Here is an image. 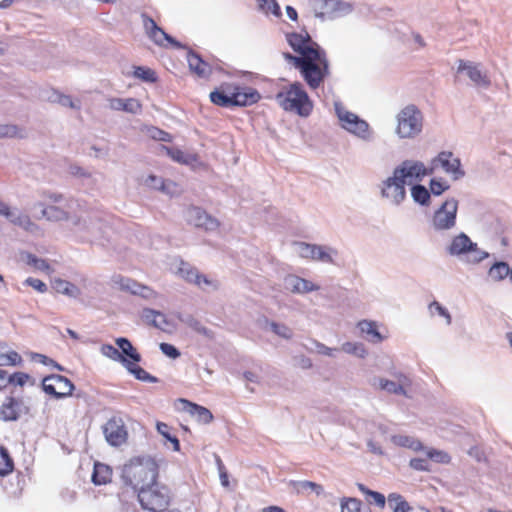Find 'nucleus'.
<instances>
[{
	"label": "nucleus",
	"instance_id": "obj_44",
	"mask_svg": "<svg viewBox=\"0 0 512 512\" xmlns=\"http://www.w3.org/2000/svg\"><path fill=\"white\" fill-rule=\"evenodd\" d=\"M100 351L102 355L113 361L121 363L124 367L129 362V360L120 353L119 349L111 344H103L100 348Z\"/></svg>",
	"mask_w": 512,
	"mask_h": 512
},
{
	"label": "nucleus",
	"instance_id": "obj_3",
	"mask_svg": "<svg viewBox=\"0 0 512 512\" xmlns=\"http://www.w3.org/2000/svg\"><path fill=\"white\" fill-rule=\"evenodd\" d=\"M278 105L286 112L306 118L313 111V101L310 99L301 82L295 81L284 86L275 95Z\"/></svg>",
	"mask_w": 512,
	"mask_h": 512
},
{
	"label": "nucleus",
	"instance_id": "obj_40",
	"mask_svg": "<svg viewBox=\"0 0 512 512\" xmlns=\"http://www.w3.org/2000/svg\"><path fill=\"white\" fill-rule=\"evenodd\" d=\"M53 288L56 290V292L72 298H77L80 294V290L76 285L62 279L55 280L53 283Z\"/></svg>",
	"mask_w": 512,
	"mask_h": 512
},
{
	"label": "nucleus",
	"instance_id": "obj_19",
	"mask_svg": "<svg viewBox=\"0 0 512 512\" xmlns=\"http://www.w3.org/2000/svg\"><path fill=\"white\" fill-rule=\"evenodd\" d=\"M286 40L290 47L299 55L296 57H304L309 51H316L317 47H321L318 43L312 40L308 32L303 33H288Z\"/></svg>",
	"mask_w": 512,
	"mask_h": 512
},
{
	"label": "nucleus",
	"instance_id": "obj_31",
	"mask_svg": "<svg viewBox=\"0 0 512 512\" xmlns=\"http://www.w3.org/2000/svg\"><path fill=\"white\" fill-rule=\"evenodd\" d=\"M512 268L509 267L507 262L497 261L488 270V277L495 281L500 282L507 278H511Z\"/></svg>",
	"mask_w": 512,
	"mask_h": 512
},
{
	"label": "nucleus",
	"instance_id": "obj_9",
	"mask_svg": "<svg viewBox=\"0 0 512 512\" xmlns=\"http://www.w3.org/2000/svg\"><path fill=\"white\" fill-rule=\"evenodd\" d=\"M458 200L446 199L432 214L429 226L436 233H444L455 228L457 224Z\"/></svg>",
	"mask_w": 512,
	"mask_h": 512
},
{
	"label": "nucleus",
	"instance_id": "obj_16",
	"mask_svg": "<svg viewBox=\"0 0 512 512\" xmlns=\"http://www.w3.org/2000/svg\"><path fill=\"white\" fill-rule=\"evenodd\" d=\"M297 252L303 258H310L323 263H334L333 256L337 251L331 247L309 244L305 242L296 243Z\"/></svg>",
	"mask_w": 512,
	"mask_h": 512
},
{
	"label": "nucleus",
	"instance_id": "obj_28",
	"mask_svg": "<svg viewBox=\"0 0 512 512\" xmlns=\"http://www.w3.org/2000/svg\"><path fill=\"white\" fill-rule=\"evenodd\" d=\"M43 98L50 102L58 103L63 107H69L76 110L81 108L80 101H74L69 95L61 94L56 90L46 91V95H43Z\"/></svg>",
	"mask_w": 512,
	"mask_h": 512
},
{
	"label": "nucleus",
	"instance_id": "obj_48",
	"mask_svg": "<svg viewBox=\"0 0 512 512\" xmlns=\"http://www.w3.org/2000/svg\"><path fill=\"white\" fill-rule=\"evenodd\" d=\"M325 6L334 13V17L343 16L351 11V6L339 0H327Z\"/></svg>",
	"mask_w": 512,
	"mask_h": 512
},
{
	"label": "nucleus",
	"instance_id": "obj_58",
	"mask_svg": "<svg viewBox=\"0 0 512 512\" xmlns=\"http://www.w3.org/2000/svg\"><path fill=\"white\" fill-rule=\"evenodd\" d=\"M409 466L417 471H430V464L428 458H412Z\"/></svg>",
	"mask_w": 512,
	"mask_h": 512
},
{
	"label": "nucleus",
	"instance_id": "obj_26",
	"mask_svg": "<svg viewBox=\"0 0 512 512\" xmlns=\"http://www.w3.org/2000/svg\"><path fill=\"white\" fill-rule=\"evenodd\" d=\"M180 402L183 405V410L195 417L199 423L208 424L213 420L212 413L206 407L192 403L186 399H180Z\"/></svg>",
	"mask_w": 512,
	"mask_h": 512
},
{
	"label": "nucleus",
	"instance_id": "obj_39",
	"mask_svg": "<svg viewBox=\"0 0 512 512\" xmlns=\"http://www.w3.org/2000/svg\"><path fill=\"white\" fill-rule=\"evenodd\" d=\"M125 368L129 373H131L137 380H140L142 382H148V383H157L158 378L148 373L146 370H144L142 367L138 366L137 364L132 363L129 361Z\"/></svg>",
	"mask_w": 512,
	"mask_h": 512
},
{
	"label": "nucleus",
	"instance_id": "obj_42",
	"mask_svg": "<svg viewBox=\"0 0 512 512\" xmlns=\"http://www.w3.org/2000/svg\"><path fill=\"white\" fill-rule=\"evenodd\" d=\"M378 383V386L381 390H384L390 394L395 395H407V392L403 387H401L400 384H398L396 381L388 380L385 378H377L374 380V385Z\"/></svg>",
	"mask_w": 512,
	"mask_h": 512
},
{
	"label": "nucleus",
	"instance_id": "obj_35",
	"mask_svg": "<svg viewBox=\"0 0 512 512\" xmlns=\"http://www.w3.org/2000/svg\"><path fill=\"white\" fill-rule=\"evenodd\" d=\"M391 441L397 446L409 448L416 452L423 451L425 449L418 439L407 435H393L391 436Z\"/></svg>",
	"mask_w": 512,
	"mask_h": 512
},
{
	"label": "nucleus",
	"instance_id": "obj_47",
	"mask_svg": "<svg viewBox=\"0 0 512 512\" xmlns=\"http://www.w3.org/2000/svg\"><path fill=\"white\" fill-rule=\"evenodd\" d=\"M341 350L347 354L355 355L359 358H365L367 355L365 346L359 342H345L342 344Z\"/></svg>",
	"mask_w": 512,
	"mask_h": 512
},
{
	"label": "nucleus",
	"instance_id": "obj_10",
	"mask_svg": "<svg viewBox=\"0 0 512 512\" xmlns=\"http://www.w3.org/2000/svg\"><path fill=\"white\" fill-rule=\"evenodd\" d=\"M406 182L393 170L378 184L380 197L392 206H401L407 199Z\"/></svg>",
	"mask_w": 512,
	"mask_h": 512
},
{
	"label": "nucleus",
	"instance_id": "obj_22",
	"mask_svg": "<svg viewBox=\"0 0 512 512\" xmlns=\"http://www.w3.org/2000/svg\"><path fill=\"white\" fill-rule=\"evenodd\" d=\"M233 89V106H251L261 99L260 93L252 87L233 85Z\"/></svg>",
	"mask_w": 512,
	"mask_h": 512
},
{
	"label": "nucleus",
	"instance_id": "obj_56",
	"mask_svg": "<svg viewBox=\"0 0 512 512\" xmlns=\"http://www.w3.org/2000/svg\"><path fill=\"white\" fill-rule=\"evenodd\" d=\"M429 310H430L431 314L437 313L439 316L444 317L446 319V323L448 325L451 324L452 319H451V315H450L449 311L444 306H442L439 302L433 301L429 305Z\"/></svg>",
	"mask_w": 512,
	"mask_h": 512
},
{
	"label": "nucleus",
	"instance_id": "obj_15",
	"mask_svg": "<svg viewBox=\"0 0 512 512\" xmlns=\"http://www.w3.org/2000/svg\"><path fill=\"white\" fill-rule=\"evenodd\" d=\"M141 19L146 35L156 45H163V42L167 41L177 49L186 48L182 43L174 39L159 27L157 23L146 13L141 14Z\"/></svg>",
	"mask_w": 512,
	"mask_h": 512
},
{
	"label": "nucleus",
	"instance_id": "obj_18",
	"mask_svg": "<svg viewBox=\"0 0 512 512\" xmlns=\"http://www.w3.org/2000/svg\"><path fill=\"white\" fill-rule=\"evenodd\" d=\"M185 219L189 224L204 228L205 230H215L219 226V222L216 218L196 206H191L185 211Z\"/></svg>",
	"mask_w": 512,
	"mask_h": 512
},
{
	"label": "nucleus",
	"instance_id": "obj_17",
	"mask_svg": "<svg viewBox=\"0 0 512 512\" xmlns=\"http://www.w3.org/2000/svg\"><path fill=\"white\" fill-rule=\"evenodd\" d=\"M111 281L114 287L121 291L140 296L144 299H153L157 296V293L149 286L138 283L137 281L122 275H114Z\"/></svg>",
	"mask_w": 512,
	"mask_h": 512
},
{
	"label": "nucleus",
	"instance_id": "obj_11",
	"mask_svg": "<svg viewBox=\"0 0 512 512\" xmlns=\"http://www.w3.org/2000/svg\"><path fill=\"white\" fill-rule=\"evenodd\" d=\"M42 388L45 393L56 399H63L72 395L74 384L65 376L52 374L44 377Z\"/></svg>",
	"mask_w": 512,
	"mask_h": 512
},
{
	"label": "nucleus",
	"instance_id": "obj_55",
	"mask_svg": "<svg viewBox=\"0 0 512 512\" xmlns=\"http://www.w3.org/2000/svg\"><path fill=\"white\" fill-rule=\"evenodd\" d=\"M269 326L276 335L284 339H290L293 335L292 330L285 324L270 322Z\"/></svg>",
	"mask_w": 512,
	"mask_h": 512
},
{
	"label": "nucleus",
	"instance_id": "obj_33",
	"mask_svg": "<svg viewBox=\"0 0 512 512\" xmlns=\"http://www.w3.org/2000/svg\"><path fill=\"white\" fill-rule=\"evenodd\" d=\"M358 328L361 334L372 343H379L382 341V336L377 330L374 322L363 320L358 323Z\"/></svg>",
	"mask_w": 512,
	"mask_h": 512
},
{
	"label": "nucleus",
	"instance_id": "obj_14",
	"mask_svg": "<svg viewBox=\"0 0 512 512\" xmlns=\"http://www.w3.org/2000/svg\"><path fill=\"white\" fill-rule=\"evenodd\" d=\"M458 73H465L470 79L472 84L476 87L488 89L491 85V80L486 70L482 69L481 64L472 61L459 60Z\"/></svg>",
	"mask_w": 512,
	"mask_h": 512
},
{
	"label": "nucleus",
	"instance_id": "obj_7",
	"mask_svg": "<svg viewBox=\"0 0 512 512\" xmlns=\"http://www.w3.org/2000/svg\"><path fill=\"white\" fill-rule=\"evenodd\" d=\"M395 119V134L399 139H414L423 131L424 115L415 104L404 106Z\"/></svg>",
	"mask_w": 512,
	"mask_h": 512
},
{
	"label": "nucleus",
	"instance_id": "obj_52",
	"mask_svg": "<svg viewBox=\"0 0 512 512\" xmlns=\"http://www.w3.org/2000/svg\"><path fill=\"white\" fill-rule=\"evenodd\" d=\"M258 7L265 13H271L276 17L281 15V9L276 0H256Z\"/></svg>",
	"mask_w": 512,
	"mask_h": 512
},
{
	"label": "nucleus",
	"instance_id": "obj_21",
	"mask_svg": "<svg viewBox=\"0 0 512 512\" xmlns=\"http://www.w3.org/2000/svg\"><path fill=\"white\" fill-rule=\"evenodd\" d=\"M28 407L22 399L7 397L6 401L0 407V414L4 421H16L21 415L27 414Z\"/></svg>",
	"mask_w": 512,
	"mask_h": 512
},
{
	"label": "nucleus",
	"instance_id": "obj_30",
	"mask_svg": "<svg viewBox=\"0 0 512 512\" xmlns=\"http://www.w3.org/2000/svg\"><path fill=\"white\" fill-rule=\"evenodd\" d=\"M141 316L146 323L151 324L156 328L164 329L168 325L165 314L160 311L144 308Z\"/></svg>",
	"mask_w": 512,
	"mask_h": 512
},
{
	"label": "nucleus",
	"instance_id": "obj_36",
	"mask_svg": "<svg viewBox=\"0 0 512 512\" xmlns=\"http://www.w3.org/2000/svg\"><path fill=\"white\" fill-rule=\"evenodd\" d=\"M21 356L13 350H9L4 343H0V366H17L21 364Z\"/></svg>",
	"mask_w": 512,
	"mask_h": 512
},
{
	"label": "nucleus",
	"instance_id": "obj_61",
	"mask_svg": "<svg viewBox=\"0 0 512 512\" xmlns=\"http://www.w3.org/2000/svg\"><path fill=\"white\" fill-rule=\"evenodd\" d=\"M29 378V375L24 372H15L12 375H9V383L23 386Z\"/></svg>",
	"mask_w": 512,
	"mask_h": 512
},
{
	"label": "nucleus",
	"instance_id": "obj_5",
	"mask_svg": "<svg viewBox=\"0 0 512 512\" xmlns=\"http://www.w3.org/2000/svg\"><path fill=\"white\" fill-rule=\"evenodd\" d=\"M122 480L135 491L153 483L158 478V465L151 458H137L125 464L122 469Z\"/></svg>",
	"mask_w": 512,
	"mask_h": 512
},
{
	"label": "nucleus",
	"instance_id": "obj_38",
	"mask_svg": "<svg viewBox=\"0 0 512 512\" xmlns=\"http://www.w3.org/2000/svg\"><path fill=\"white\" fill-rule=\"evenodd\" d=\"M411 197L413 201L421 206L430 204L431 195L429 189L422 184H414L411 187Z\"/></svg>",
	"mask_w": 512,
	"mask_h": 512
},
{
	"label": "nucleus",
	"instance_id": "obj_51",
	"mask_svg": "<svg viewBox=\"0 0 512 512\" xmlns=\"http://www.w3.org/2000/svg\"><path fill=\"white\" fill-rule=\"evenodd\" d=\"M14 468L13 460L6 449L0 448V475L5 476L12 472Z\"/></svg>",
	"mask_w": 512,
	"mask_h": 512
},
{
	"label": "nucleus",
	"instance_id": "obj_63",
	"mask_svg": "<svg viewBox=\"0 0 512 512\" xmlns=\"http://www.w3.org/2000/svg\"><path fill=\"white\" fill-rule=\"evenodd\" d=\"M25 283L38 292L44 293L47 291V285L40 279L29 277L26 279Z\"/></svg>",
	"mask_w": 512,
	"mask_h": 512
},
{
	"label": "nucleus",
	"instance_id": "obj_20",
	"mask_svg": "<svg viewBox=\"0 0 512 512\" xmlns=\"http://www.w3.org/2000/svg\"><path fill=\"white\" fill-rule=\"evenodd\" d=\"M107 442L112 446H120L126 441L127 431L121 418H111L103 427Z\"/></svg>",
	"mask_w": 512,
	"mask_h": 512
},
{
	"label": "nucleus",
	"instance_id": "obj_41",
	"mask_svg": "<svg viewBox=\"0 0 512 512\" xmlns=\"http://www.w3.org/2000/svg\"><path fill=\"white\" fill-rule=\"evenodd\" d=\"M387 500L388 505L393 510V512H413V508L398 493L389 494Z\"/></svg>",
	"mask_w": 512,
	"mask_h": 512
},
{
	"label": "nucleus",
	"instance_id": "obj_12",
	"mask_svg": "<svg viewBox=\"0 0 512 512\" xmlns=\"http://www.w3.org/2000/svg\"><path fill=\"white\" fill-rule=\"evenodd\" d=\"M431 164L433 170L437 167H441L445 173L451 175L453 180H459L465 176L460 158L455 157L451 151H441L432 160Z\"/></svg>",
	"mask_w": 512,
	"mask_h": 512
},
{
	"label": "nucleus",
	"instance_id": "obj_60",
	"mask_svg": "<svg viewBox=\"0 0 512 512\" xmlns=\"http://www.w3.org/2000/svg\"><path fill=\"white\" fill-rule=\"evenodd\" d=\"M313 345L315 347V351L318 354L325 355L328 357H334V352L338 351L337 348H330V347L326 346L325 344L318 342L316 340L313 341Z\"/></svg>",
	"mask_w": 512,
	"mask_h": 512
},
{
	"label": "nucleus",
	"instance_id": "obj_23",
	"mask_svg": "<svg viewBox=\"0 0 512 512\" xmlns=\"http://www.w3.org/2000/svg\"><path fill=\"white\" fill-rule=\"evenodd\" d=\"M284 287L296 294H305L320 289V287L313 282L296 275L286 276L284 278Z\"/></svg>",
	"mask_w": 512,
	"mask_h": 512
},
{
	"label": "nucleus",
	"instance_id": "obj_45",
	"mask_svg": "<svg viewBox=\"0 0 512 512\" xmlns=\"http://www.w3.org/2000/svg\"><path fill=\"white\" fill-rule=\"evenodd\" d=\"M177 274L190 283H196L199 272L189 263L180 261Z\"/></svg>",
	"mask_w": 512,
	"mask_h": 512
},
{
	"label": "nucleus",
	"instance_id": "obj_50",
	"mask_svg": "<svg viewBox=\"0 0 512 512\" xmlns=\"http://www.w3.org/2000/svg\"><path fill=\"white\" fill-rule=\"evenodd\" d=\"M428 459L441 464H448L451 461L450 455L442 450L434 448L424 449Z\"/></svg>",
	"mask_w": 512,
	"mask_h": 512
},
{
	"label": "nucleus",
	"instance_id": "obj_54",
	"mask_svg": "<svg viewBox=\"0 0 512 512\" xmlns=\"http://www.w3.org/2000/svg\"><path fill=\"white\" fill-rule=\"evenodd\" d=\"M145 184L150 188L170 193V191L168 190V184L161 177L149 175L145 180Z\"/></svg>",
	"mask_w": 512,
	"mask_h": 512
},
{
	"label": "nucleus",
	"instance_id": "obj_62",
	"mask_svg": "<svg viewBox=\"0 0 512 512\" xmlns=\"http://www.w3.org/2000/svg\"><path fill=\"white\" fill-rule=\"evenodd\" d=\"M164 149L166 150L167 154L176 162L187 163L186 155L183 151H181L179 149L168 148V147H164Z\"/></svg>",
	"mask_w": 512,
	"mask_h": 512
},
{
	"label": "nucleus",
	"instance_id": "obj_46",
	"mask_svg": "<svg viewBox=\"0 0 512 512\" xmlns=\"http://www.w3.org/2000/svg\"><path fill=\"white\" fill-rule=\"evenodd\" d=\"M133 76L147 83H155L157 76L154 70L145 66H134Z\"/></svg>",
	"mask_w": 512,
	"mask_h": 512
},
{
	"label": "nucleus",
	"instance_id": "obj_49",
	"mask_svg": "<svg viewBox=\"0 0 512 512\" xmlns=\"http://www.w3.org/2000/svg\"><path fill=\"white\" fill-rule=\"evenodd\" d=\"M157 431L159 434H161L166 440L171 442L173 444V450L179 451L180 450V443L176 436L172 435L170 432V427L168 424L163 422L157 423Z\"/></svg>",
	"mask_w": 512,
	"mask_h": 512
},
{
	"label": "nucleus",
	"instance_id": "obj_4",
	"mask_svg": "<svg viewBox=\"0 0 512 512\" xmlns=\"http://www.w3.org/2000/svg\"><path fill=\"white\" fill-rule=\"evenodd\" d=\"M444 250L450 257L457 258L467 265H478L490 257V253L479 248L465 232L451 236Z\"/></svg>",
	"mask_w": 512,
	"mask_h": 512
},
{
	"label": "nucleus",
	"instance_id": "obj_43",
	"mask_svg": "<svg viewBox=\"0 0 512 512\" xmlns=\"http://www.w3.org/2000/svg\"><path fill=\"white\" fill-rule=\"evenodd\" d=\"M341 512H371V509L362 506V502L356 498L344 497L341 499Z\"/></svg>",
	"mask_w": 512,
	"mask_h": 512
},
{
	"label": "nucleus",
	"instance_id": "obj_6",
	"mask_svg": "<svg viewBox=\"0 0 512 512\" xmlns=\"http://www.w3.org/2000/svg\"><path fill=\"white\" fill-rule=\"evenodd\" d=\"M334 110L343 130L367 143L375 140V131L366 120L347 110L340 101L334 102Z\"/></svg>",
	"mask_w": 512,
	"mask_h": 512
},
{
	"label": "nucleus",
	"instance_id": "obj_2",
	"mask_svg": "<svg viewBox=\"0 0 512 512\" xmlns=\"http://www.w3.org/2000/svg\"><path fill=\"white\" fill-rule=\"evenodd\" d=\"M285 61L297 69L311 90L319 88L330 75V63L326 51L317 47L316 51H309L304 57L284 52Z\"/></svg>",
	"mask_w": 512,
	"mask_h": 512
},
{
	"label": "nucleus",
	"instance_id": "obj_53",
	"mask_svg": "<svg viewBox=\"0 0 512 512\" xmlns=\"http://www.w3.org/2000/svg\"><path fill=\"white\" fill-rule=\"evenodd\" d=\"M450 188V185L441 179L433 178L429 183V191L430 195L433 194L435 196H440L442 193L447 191Z\"/></svg>",
	"mask_w": 512,
	"mask_h": 512
},
{
	"label": "nucleus",
	"instance_id": "obj_27",
	"mask_svg": "<svg viewBox=\"0 0 512 512\" xmlns=\"http://www.w3.org/2000/svg\"><path fill=\"white\" fill-rule=\"evenodd\" d=\"M109 107L115 111H125L131 114H140L142 111L141 103L135 98H111Z\"/></svg>",
	"mask_w": 512,
	"mask_h": 512
},
{
	"label": "nucleus",
	"instance_id": "obj_8",
	"mask_svg": "<svg viewBox=\"0 0 512 512\" xmlns=\"http://www.w3.org/2000/svg\"><path fill=\"white\" fill-rule=\"evenodd\" d=\"M138 500L144 510L150 512H163L170 502L168 487L155 480L137 492Z\"/></svg>",
	"mask_w": 512,
	"mask_h": 512
},
{
	"label": "nucleus",
	"instance_id": "obj_13",
	"mask_svg": "<svg viewBox=\"0 0 512 512\" xmlns=\"http://www.w3.org/2000/svg\"><path fill=\"white\" fill-rule=\"evenodd\" d=\"M394 170L407 184L420 181L433 173V168L428 169L421 161L416 160H405Z\"/></svg>",
	"mask_w": 512,
	"mask_h": 512
},
{
	"label": "nucleus",
	"instance_id": "obj_25",
	"mask_svg": "<svg viewBox=\"0 0 512 512\" xmlns=\"http://www.w3.org/2000/svg\"><path fill=\"white\" fill-rule=\"evenodd\" d=\"M233 84L223 83L210 93V101L220 107H233Z\"/></svg>",
	"mask_w": 512,
	"mask_h": 512
},
{
	"label": "nucleus",
	"instance_id": "obj_59",
	"mask_svg": "<svg viewBox=\"0 0 512 512\" xmlns=\"http://www.w3.org/2000/svg\"><path fill=\"white\" fill-rule=\"evenodd\" d=\"M161 352L171 359H177L180 357V351L172 344L161 343L159 346Z\"/></svg>",
	"mask_w": 512,
	"mask_h": 512
},
{
	"label": "nucleus",
	"instance_id": "obj_34",
	"mask_svg": "<svg viewBox=\"0 0 512 512\" xmlns=\"http://www.w3.org/2000/svg\"><path fill=\"white\" fill-rule=\"evenodd\" d=\"M7 220L26 231H32L33 227L35 226L34 223L30 220V217L17 208H13Z\"/></svg>",
	"mask_w": 512,
	"mask_h": 512
},
{
	"label": "nucleus",
	"instance_id": "obj_32",
	"mask_svg": "<svg viewBox=\"0 0 512 512\" xmlns=\"http://www.w3.org/2000/svg\"><path fill=\"white\" fill-rule=\"evenodd\" d=\"M116 344L121 350L120 353L124 355L129 361L134 364H137L141 361L140 353H138L137 350L133 347L129 339L119 337L116 339Z\"/></svg>",
	"mask_w": 512,
	"mask_h": 512
},
{
	"label": "nucleus",
	"instance_id": "obj_1",
	"mask_svg": "<svg viewBox=\"0 0 512 512\" xmlns=\"http://www.w3.org/2000/svg\"><path fill=\"white\" fill-rule=\"evenodd\" d=\"M41 207V217L48 221L69 220L74 233L82 241L94 242L103 235V223L96 211L87 209L78 200L65 201L64 206Z\"/></svg>",
	"mask_w": 512,
	"mask_h": 512
},
{
	"label": "nucleus",
	"instance_id": "obj_64",
	"mask_svg": "<svg viewBox=\"0 0 512 512\" xmlns=\"http://www.w3.org/2000/svg\"><path fill=\"white\" fill-rule=\"evenodd\" d=\"M187 324L192 327L195 331H197L198 333L200 334H203L205 336H209V329H207L206 327H204L199 321H197L196 319L190 317L189 320L187 321Z\"/></svg>",
	"mask_w": 512,
	"mask_h": 512
},
{
	"label": "nucleus",
	"instance_id": "obj_24",
	"mask_svg": "<svg viewBox=\"0 0 512 512\" xmlns=\"http://www.w3.org/2000/svg\"><path fill=\"white\" fill-rule=\"evenodd\" d=\"M186 59L190 71L196 74L199 78L207 79L212 74L210 64L204 61L202 57L193 50L188 49Z\"/></svg>",
	"mask_w": 512,
	"mask_h": 512
},
{
	"label": "nucleus",
	"instance_id": "obj_29",
	"mask_svg": "<svg viewBox=\"0 0 512 512\" xmlns=\"http://www.w3.org/2000/svg\"><path fill=\"white\" fill-rule=\"evenodd\" d=\"M112 469L110 466L95 462L91 480L95 485H104L111 481Z\"/></svg>",
	"mask_w": 512,
	"mask_h": 512
},
{
	"label": "nucleus",
	"instance_id": "obj_37",
	"mask_svg": "<svg viewBox=\"0 0 512 512\" xmlns=\"http://www.w3.org/2000/svg\"><path fill=\"white\" fill-rule=\"evenodd\" d=\"M289 485L298 493V494H301V493H305L307 491H312L314 492L316 495H321L324 491L323 487L320 485V484H317L315 482H312V481H308V480H301V481H296V480H291Z\"/></svg>",
	"mask_w": 512,
	"mask_h": 512
},
{
	"label": "nucleus",
	"instance_id": "obj_57",
	"mask_svg": "<svg viewBox=\"0 0 512 512\" xmlns=\"http://www.w3.org/2000/svg\"><path fill=\"white\" fill-rule=\"evenodd\" d=\"M148 131L149 136L154 140L162 142H170L172 140V136L168 132L157 127H151Z\"/></svg>",
	"mask_w": 512,
	"mask_h": 512
}]
</instances>
